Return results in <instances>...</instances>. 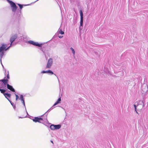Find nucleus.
<instances>
[{
	"label": "nucleus",
	"mask_w": 148,
	"mask_h": 148,
	"mask_svg": "<svg viewBox=\"0 0 148 148\" xmlns=\"http://www.w3.org/2000/svg\"><path fill=\"white\" fill-rule=\"evenodd\" d=\"M10 46L7 48V46L5 44H3L0 47V57L2 58L4 55V51H6Z\"/></svg>",
	"instance_id": "1"
},
{
	"label": "nucleus",
	"mask_w": 148,
	"mask_h": 148,
	"mask_svg": "<svg viewBox=\"0 0 148 148\" xmlns=\"http://www.w3.org/2000/svg\"><path fill=\"white\" fill-rule=\"evenodd\" d=\"M9 2L12 8V11L13 12H15L16 11L17 8V7L15 3L12 1H9Z\"/></svg>",
	"instance_id": "2"
},
{
	"label": "nucleus",
	"mask_w": 148,
	"mask_h": 148,
	"mask_svg": "<svg viewBox=\"0 0 148 148\" xmlns=\"http://www.w3.org/2000/svg\"><path fill=\"white\" fill-rule=\"evenodd\" d=\"M53 63V60L52 58H49L48 61L46 68L47 69L51 68Z\"/></svg>",
	"instance_id": "3"
},
{
	"label": "nucleus",
	"mask_w": 148,
	"mask_h": 148,
	"mask_svg": "<svg viewBox=\"0 0 148 148\" xmlns=\"http://www.w3.org/2000/svg\"><path fill=\"white\" fill-rule=\"evenodd\" d=\"M6 77H5L4 79L0 80V82H2L4 84L5 86L8 83V79L10 78L8 73L7 74V79H5Z\"/></svg>",
	"instance_id": "4"
},
{
	"label": "nucleus",
	"mask_w": 148,
	"mask_h": 148,
	"mask_svg": "<svg viewBox=\"0 0 148 148\" xmlns=\"http://www.w3.org/2000/svg\"><path fill=\"white\" fill-rule=\"evenodd\" d=\"M17 37V35L15 34L12 36L10 38V46L12 44L13 42L16 39Z\"/></svg>",
	"instance_id": "5"
},
{
	"label": "nucleus",
	"mask_w": 148,
	"mask_h": 148,
	"mask_svg": "<svg viewBox=\"0 0 148 148\" xmlns=\"http://www.w3.org/2000/svg\"><path fill=\"white\" fill-rule=\"evenodd\" d=\"M28 42L29 43L32 45L39 47H41L42 45V44H39L37 42H35L32 40H30Z\"/></svg>",
	"instance_id": "6"
},
{
	"label": "nucleus",
	"mask_w": 148,
	"mask_h": 148,
	"mask_svg": "<svg viewBox=\"0 0 148 148\" xmlns=\"http://www.w3.org/2000/svg\"><path fill=\"white\" fill-rule=\"evenodd\" d=\"M33 121L35 122H38L41 123V121H43V119L41 118H38V117H35L32 119Z\"/></svg>",
	"instance_id": "7"
},
{
	"label": "nucleus",
	"mask_w": 148,
	"mask_h": 148,
	"mask_svg": "<svg viewBox=\"0 0 148 148\" xmlns=\"http://www.w3.org/2000/svg\"><path fill=\"white\" fill-rule=\"evenodd\" d=\"M79 13L80 16V25L81 26H82L83 23V14L82 10H80Z\"/></svg>",
	"instance_id": "8"
},
{
	"label": "nucleus",
	"mask_w": 148,
	"mask_h": 148,
	"mask_svg": "<svg viewBox=\"0 0 148 148\" xmlns=\"http://www.w3.org/2000/svg\"><path fill=\"white\" fill-rule=\"evenodd\" d=\"M6 85L7 88L8 89L10 90L13 92H14L15 91L14 89V88H13L12 86L11 85H10L8 84H7V83L6 84Z\"/></svg>",
	"instance_id": "9"
},
{
	"label": "nucleus",
	"mask_w": 148,
	"mask_h": 148,
	"mask_svg": "<svg viewBox=\"0 0 148 148\" xmlns=\"http://www.w3.org/2000/svg\"><path fill=\"white\" fill-rule=\"evenodd\" d=\"M20 99L22 101V103H23V105L25 106V103L24 100L23 99V96L22 95H21L20 97Z\"/></svg>",
	"instance_id": "10"
},
{
	"label": "nucleus",
	"mask_w": 148,
	"mask_h": 148,
	"mask_svg": "<svg viewBox=\"0 0 148 148\" xmlns=\"http://www.w3.org/2000/svg\"><path fill=\"white\" fill-rule=\"evenodd\" d=\"M54 126L55 128V129L56 130L59 129H60L61 127V125H54Z\"/></svg>",
	"instance_id": "11"
},
{
	"label": "nucleus",
	"mask_w": 148,
	"mask_h": 148,
	"mask_svg": "<svg viewBox=\"0 0 148 148\" xmlns=\"http://www.w3.org/2000/svg\"><path fill=\"white\" fill-rule=\"evenodd\" d=\"M61 101V98H60L58 99V100L55 102V103L54 104L53 106H55L58 103H60V102Z\"/></svg>",
	"instance_id": "12"
},
{
	"label": "nucleus",
	"mask_w": 148,
	"mask_h": 148,
	"mask_svg": "<svg viewBox=\"0 0 148 148\" xmlns=\"http://www.w3.org/2000/svg\"><path fill=\"white\" fill-rule=\"evenodd\" d=\"M4 95L5 96V97L6 98H7V97H8L9 98H10L11 97V95L10 94L8 93H5L4 94Z\"/></svg>",
	"instance_id": "13"
},
{
	"label": "nucleus",
	"mask_w": 148,
	"mask_h": 148,
	"mask_svg": "<svg viewBox=\"0 0 148 148\" xmlns=\"http://www.w3.org/2000/svg\"><path fill=\"white\" fill-rule=\"evenodd\" d=\"M58 33L61 34H64V32L62 31L61 29H59Z\"/></svg>",
	"instance_id": "14"
},
{
	"label": "nucleus",
	"mask_w": 148,
	"mask_h": 148,
	"mask_svg": "<svg viewBox=\"0 0 148 148\" xmlns=\"http://www.w3.org/2000/svg\"><path fill=\"white\" fill-rule=\"evenodd\" d=\"M50 128L52 130H55L54 125H51L50 126Z\"/></svg>",
	"instance_id": "15"
},
{
	"label": "nucleus",
	"mask_w": 148,
	"mask_h": 148,
	"mask_svg": "<svg viewBox=\"0 0 148 148\" xmlns=\"http://www.w3.org/2000/svg\"><path fill=\"white\" fill-rule=\"evenodd\" d=\"M47 73H50L51 75H53V73L50 70H48V71H47Z\"/></svg>",
	"instance_id": "16"
},
{
	"label": "nucleus",
	"mask_w": 148,
	"mask_h": 148,
	"mask_svg": "<svg viewBox=\"0 0 148 148\" xmlns=\"http://www.w3.org/2000/svg\"><path fill=\"white\" fill-rule=\"evenodd\" d=\"M0 91L2 93L4 94V93L6 91V90L4 89H0Z\"/></svg>",
	"instance_id": "17"
},
{
	"label": "nucleus",
	"mask_w": 148,
	"mask_h": 148,
	"mask_svg": "<svg viewBox=\"0 0 148 148\" xmlns=\"http://www.w3.org/2000/svg\"><path fill=\"white\" fill-rule=\"evenodd\" d=\"M18 5L19 6L20 8L21 9L23 8V5L19 4H18Z\"/></svg>",
	"instance_id": "18"
},
{
	"label": "nucleus",
	"mask_w": 148,
	"mask_h": 148,
	"mask_svg": "<svg viewBox=\"0 0 148 148\" xmlns=\"http://www.w3.org/2000/svg\"><path fill=\"white\" fill-rule=\"evenodd\" d=\"M71 49L72 50V52L73 53V54H75V51L74 49H73V48L72 47H71Z\"/></svg>",
	"instance_id": "19"
},
{
	"label": "nucleus",
	"mask_w": 148,
	"mask_h": 148,
	"mask_svg": "<svg viewBox=\"0 0 148 148\" xmlns=\"http://www.w3.org/2000/svg\"><path fill=\"white\" fill-rule=\"evenodd\" d=\"M16 100H17L19 98V96L15 94Z\"/></svg>",
	"instance_id": "20"
},
{
	"label": "nucleus",
	"mask_w": 148,
	"mask_h": 148,
	"mask_svg": "<svg viewBox=\"0 0 148 148\" xmlns=\"http://www.w3.org/2000/svg\"><path fill=\"white\" fill-rule=\"evenodd\" d=\"M47 71H42V72H41V73H47Z\"/></svg>",
	"instance_id": "21"
},
{
	"label": "nucleus",
	"mask_w": 148,
	"mask_h": 148,
	"mask_svg": "<svg viewBox=\"0 0 148 148\" xmlns=\"http://www.w3.org/2000/svg\"><path fill=\"white\" fill-rule=\"evenodd\" d=\"M134 108H135V110L136 111V112L137 113H138L136 111V105H134Z\"/></svg>",
	"instance_id": "22"
},
{
	"label": "nucleus",
	"mask_w": 148,
	"mask_h": 148,
	"mask_svg": "<svg viewBox=\"0 0 148 148\" xmlns=\"http://www.w3.org/2000/svg\"><path fill=\"white\" fill-rule=\"evenodd\" d=\"M58 37L60 38H61L63 36H58Z\"/></svg>",
	"instance_id": "23"
},
{
	"label": "nucleus",
	"mask_w": 148,
	"mask_h": 148,
	"mask_svg": "<svg viewBox=\"0 0 148 148\" xmlns=\"http://www.w3.org/2000/svg\"><path fill=\"white\" fill-rule=\"evenodd\" d=\"M51 142L53 144V141H52V140H51Z\"/></svg>",
	"instance_id": "24"
}]
</instances>
